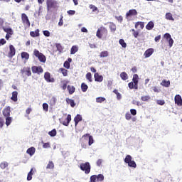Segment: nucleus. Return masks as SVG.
Returning a JSON list of instances; mask_svg holds the SVG:
<instances>
[{
  "mask_svg": "<svg viewBox=\"0 0 182 182\" xmlns=\"http://www.w3.org/2000/svg\"><path fill=\"white\" fill-rule=\"evenodd\" d=\"M108 31L107 28L104 26H101L97 31L96 36L99 39H102V38H107Z\"/></svg>",
  "mask_w": 182,
  "mask_h": 182,
  "instance_id": "obj_1",
  "label": "nucleus"
},
{
  "mask_svg": "<svg viewBox=\"0 0 182 182\" xmlns=\"http://www.w3.org/2000/svg\"><path fill=\"white\" fill-rule=\"evenodd\" d=\"M33 55L36 58H38V60L42 63H45L46 62V56L43 55V53L39 52V50L35 49L33 51Z\"/></svg>",
  "mask_w": 182,
  "mask_h": 182,
  "instance_id": "obj_2",
  "label": "nucleus"
},
{
  "mask_svg": "<svg viewBox=\"0 0 182 182\" xmlns=\"http://www.w3.org/2000/svg\"><path fill=\"white\" fill-rule=\"evenodd\" d=\"M90 134H84L80 139V144L82 149H86L87 147V142L89 141Z\"/></svg>",
  "mask_w": 182,
  "mask_h": 182,
  "instance_id": "obj_3",
  "label": "nucleus"
},
{
  "mask_svg": "<svg viewBox=\"0 0 182 182\" xmlns=\"http://www.w3.org/2000/svg\"><path fill=\"white\" fill-rule=\"evenodd\" d=\"M132 156L127 155L124 159V163L128 164L129 167H132L133 168H136L137 167V164H136V162L132 160Z\"/></svg>",
  "mask_w": 182,
  "mask_h": 182,
  "instance_id": "obj_4",
  "label": "nucleus"
},
{
  "mask_svg": "<svg viewBox=\"0 0 182 182\" xmlns=\"http://www.w3.org/2000/svg\"><path fill=\"white\" fill-rule=\"evenodd\" d=\"M80 168L82 171H85V174H89V173H90L91 168L89 162L80 164Z\"/></svg>",
  "mask_w": 182,
  "mask_h": 182,
  "instance_id": "obj_5",
  "label": "nucleus"
},
{
  "mask_svg": "<svg viewBox=\"0 0 182 182\" xmlns=\"http://www.w3.org/2000/svg\"><path fill=\"white\" fill-rule=\"evenodd\" d=\"M21 21L24 26H26L27 28L31 26V21H29V18H28V16L25 13L21 14Z\"/></svg>",
  "mask_w": 182,
  "mask_h": 182,
  "instance_id": "obj_6",
  "label": "nucleus"
},
{
  "mask_svg": "<svg viewBox=\"0 0 182 182\" xmlns=\"http://www.w3.org/2000/svg\"><path fill=\"white\" fill-rule=\"evenodd\" d=\"M46 5L48 11H49V9H52V8H56V6H58V1L55 0H47Z\"/></svg>",
  "mask_w": 182,
  "mask_h": 182,
  "instance_id": "obj_7",
  "label": "nucleus"
},
{
  "mask_svg": "<svg viewBox=\"0 0 182 182\" xmlns=\"http://www.w3.org/2000/svg\"><path fill=\"white\" fill-rule=\"evenodd\" d=\"M31 70L33 73H38V75H41V73H43V68L42 66H32Z\"/></svg>",
  "mask_w": 182,
  "mask_h": 182,
  "instance_id": "obj_8",
  "label": "nucleus"
},
{
  "mask_svg": "<svg viewBox=\"0 0 182 182\" xmlns=\"http://www.w3.org/2000/svg\"><path fill=\"white\" fill-rule=\"evenodd\" d=\"M164 38L168 41L169 43V48H171L173 46V43H174V40L171 38V35L170 33H166L164 35Z\"/></svg>",
  "mask_w": 182,
  "mask_h": 182,
  "instance_id": "obj_9",
  "label": "nucleus"
},
{
  "mask_svg": "<svg viewBox=\"0 0 182 182\" xmlns=\"http://www.w3.org/2000/svg\"><path fill=\"white\" fill-rule=\"evenodd\" d=\"M137 10L136 9H130L126 13V18H132V16H137Z\"/></svg>",
  "mask_w": 182,
  "mask_h": 182,
  "instance_id": "obj_10",
  "label": "nucleus"
},
{
  "mask_svg": "<svg viewBox=\"0 0 182 182\" xmlns=\"http://www.w3.org/2000/svg\"><path fill=\"white\" fill-rule=\"evenodd\" d=\"M44 79L46 80L48 83H53L55 82V78L50 77V73L46 72L44 74Z\"/></svg>",
  "mask_w": 182,
  "mask_h": 182,
  "instance_id": "obj_11",
  "label": "nucleus"
},
{
  "mask_svg": "<svg viewBox=\"0 0 182 182\" xmlns=\"http://www.w3.org/2000/svg\"><path fill=\"white\" fill-rule=\"evenodd\" d=\"M21 73H25L26 76H32V72L31 71V67H24L21 70Z\"/></svg>",
  "mask_w": 182,
  "mask_h": 182,
  "instance_id": "obj_12",
  "label": "nucleus"
},
{
  "mask_svg": "<svg viewBox=\"0 0 182 182\" xmlns=\"http://www.w3.org/2000/svg\"><path fill=\"white\" fill-rule=\"evenodd\" d=\"M132 82L134 83V89L137 90L139 89V75L137 74L133 75Z\"/></svg>",
  "mask_w": 182,
  "mask_h": 182,
  "instance_id": "obj_13",
  "label": "nucleus"
},
{
  "mask_svg": "<svg viewBox=\"0 0 182 182\" xmlns=\"http://www.w3.org/2000/svg\"><path fill=\"white\" fill-rule=\"evenodd\" d=\"M175 105H177V106H182V98L181 95H176L174 97Z\"/></svg>",
  "mask_w": 182,
  "mask_h": 182,
  "instance_id": "obj_14",
  "label": "nucleus"
},
{
  "mask_svg": "<svg viewBox=\"0 0 182 182\" xmlns=\"http://www.w3.org/2000/svg\"><path fill=\"white\" fill-rule=\"evenodd\" d=\"M16 50L15 49V47H14V46L12 45H10L9 58H14V55H16Z\"/></svg>",
  "mask_w": 182,
  "mask_h": 182,
  "instance_id": "obj_15",
  "label": "nucleus"
},
{
  "mask_svg": "<svg viewBox=\"0 0 182 182\" xmlns=\"http://www.w3.org/2000/svg\"><path fill=\"white\" fill-rule=\"evenodd\" d=\"M72 120V115L68 114L67 118L64 121H60V123L63 124V126H69V123H70Z\"/></svg>",
  "mask_w": 182,
  "mask_h": 182,
  "instance_id": "obj_16",
  "label": "nucleus"
},
{
  "mask_svg": "<svg viewBox=\"0 0 182 182\" xmlns=\"http://www.w3.org/2000/svg\"><path fill=\"white\" fill-rule=\"evenodd\" d=\"M153 53H154V49L149 48L144 52V58H150V56L152 55Z\"/></svg>",
  "mask_w": 182,
  "mask_h": 182,
  "instance_id": "obj_17",
  "label": "nucleus"
},
{
  "mask_svg": "<svg viewBox=\"0 0 182 182\" xmlns=\"http://www.w3.org/2000/svg\"><path fill=\"white\" fill-rule=\"evenodd\" d=\"M3 115L4 117L11 116V107H7L3 109Z\"/></svg>",
  "mask_w": 182,
  "mask_h": 182,
  "instance_id": "obj_18",
  "label": "nucleus"
},
{
  "mask_svg": "<svg viewBox=\"0 0 182 182\" xmlns=\"http://www.w3.org/2000/svg\"><path fill=\"white\" fill-rule=\"evenodd\" d=\"M95 82H103V75H99V73H95L94 75Z\"/></svg>",
  "mask_w": 182,
  "mask_h": 182,
  "instance_id": "obj_19",
  "label": "nucleus"
},
{
  "mask_svg": "<svg viewBox=\"0 0 182 182\" xmlns=\"http://www.w3.org/2000/svg\"><path fill=\"white\" fill-rule=\"evenodd\" d=\"M36 151V149L33 146H31L28 148L26 151L27 154H29V156H32L33 154H35V152Z\"/></svg>",
  "mask_w": 182,
  "mask_h": 182,
  "instance_id": "obj_20",
  "label": "nucleus"
},
{
  "mask_svg": "<svg viewBox=\"0 0 182 182\" xmlns=\"http://www.w3.org/2000/svg\"><path fill=\"white\" fill-rule=\"evenodd\" d=\"M82 115L80 114H77V116L74 118L75 127L77 126V124H79V122H82Z\"/></svg>",
  "mask_w": 182,
  "mask_h": 182,
  "instance_id": "obj_21",
  "label": "nucleus"
},
{
  "mask_svg": "<svg viewBox=\"0 0 182 182\" xmlns=\"http://www.w3.org/2000/svg\"><path fill=\"white\" fill-rule=\"evenodd\" d=\"M70 62H72V58H68V61L64 62L63 66L65 69H70Z\"/></svg>",
  "mask_w": 182,
  "mask_h": 182,
  "instance_id": "obj_22",
  "label": "nucleus"
},
{
  "mask_svg": "<svg viewBox=\"0 0 182 182\" xmlns=\"http://www.w3.org/2000/svg\"><path fill=\"white\" fill-rule=\"evenodd\" d=\"M67 89L68 90L69 95H73L74 92H75L76 90V88L75 87V86H72V85H68Z\"/></svg>",
  "mask_w": 182,
  "mask_h": 182,
  "instance_id": "obj_23",
  "label": "nucleus"
},
{
  "mask_svg": "<svg viewBox=\"0 0 182 182\" xmlns=\"http://www.w3.org/2000/svg\"><path fill=\"white\" fill-rule=\"evenodd\" d=\"M139 26L141 29L144 28V22L143 21H138L135 23V29H138Z\"/></svg>",
  "mask_w": 182,
  "mask_h": 182,
  "instance_id": "obj_24",
  "label": "nucleus"
},
{
  "mask_svg": "<svg viewBox=\"0 0 182 182\" xmlns=\"http://www.w3.org/2000/svg\"><path fill=\"white\" fill-rule=\"evenodd\" d=\"M65 102L68 103V105H70L71 107H75V106H76L75 101L70 98H66Z\"/></svg>",
  "mask_w": 182,
  "mask_h": 182,
  "instance_id": "obj_25",
  "label": "nucleus"
},
{
  "mask_svg": "<svg viewBox=\"0 0 182 182\" xmlns=\"http://www.w3.org/2000/svg\"><path fill=\"white\" fill-rule=\"evenodd\" d=\"M153 28H154V23H153V21H149L146 26L147 31H151Z\"/></svg>",
  "mask_w": 182,
  "mask_h": 182,
  "instance_id": "obj_26",
  "label": "nucleus"
},
{
  "mask_svg": "<svg viewBox=\"0 0 182 182\" xmlns=\"http://www.w3.org/2000/svg\"><path fill=\"white\" fill-rule=\"evenodd\" d=\"M47 170H53L55 168V164H53V161H50L46 166Z\"/></svg>",
  "mask_w": 182,
  "mask_h": 182,
  "instance_id": "obj_27",
  "label": "nucleus"
},
{
  "mask_svg": "<svg viewBox=\"0 0 182 182\" xmlns=\"http://www.w3.org/2000/svg\"><path fill=\"white\" fill-rule=\"evenodd\" d=\"M39 29L36 30L35 31H31L30 32V36L32 38H36L38 36H39Z\"/></svg>",
  "mask_w": 182,
  "mask_h": 182,
  "instance_id": "obj_28",
  "label": "nucleus"
},
{
  "mask_svg": "<svg viewBox=\"0 0 182 182\" xmlns=\"http://www.w3.org/2000/svg\"><path fill=\"white\" fill-rule=\"evenodd\" d=\"M11 99L13 102H18V92L16 91L12 92Z\"/></svg>",
  "mask_w": 182,
  "mask_h": 182,
  "instance_id": "obj_29",
  "label": "nucleus"
},
{
  "mask_svg": "<svg viewBox=\"0 0 182 182\" xmlns=\"http://www.w3.org/2000/svg\"><path fill=\"white\" fill-rule=\"evenodd\" d=\"M161 85L164 86V87H168L170 86V80H163Z\"/></svg>",
  "mask_w": 182,
  "mask_h": 182,
  "instance_id": "obj_30",
  "label": "nucleus"
},
{
  "mask_svg": "<svg viewBox=\"0 0 182 182\" xmlns=\"http://www.w3.org/2000/svg\"><path fill=\"white\" fill-rule=\"evenodd\" d=\"M77 50H79V48L77 46H73L70 49V55H75Z\"/></svg>",
  "mask_w": 182,
  "mask_h": 182,
  "instance_id": "obj_31",
  "label": "nucleus"
},
{
  "mask_svg": "<svg viewBox=\"0 0 182 182\" xmlns=\"http://www.w3.org/2000/svg\"><path fill=\"white\" fill-rule=\"evenodd\" d=\"M120 77L122 79V80H127V79H129V75H127L126 72H122L120 74Z\"/></svg>",
  "mask_w": 182,
  "mask_h": 182,
  "instance_id": "obj_32",
  "label": "nucleus"
},
{
  "mask_svg": "<svg viewBox=\"0 0 182 182\" xmlns=\"http://www.w3.org/2000/svg\"><path fill=\"white\" fill-rule=\"evenodd\" d=\"M99 56L100 58H107V56H109V51H107V50L102 51L100 53V54L99 55Z\"/></svg>",
  "mask_w": 182,
  "mask_h": 182,
  "instance_id": "obj_33",
  "label": "nucleus"
},
{
  "mask_svg": "<svg viewBox=\"0 0 182 182\" xmlns=\"http://www.w3.org/2000/svg\"><path fill=\"white\" fill-rule=\"evenodd\" d=\"M33 176V168H31V171L28 173L27 181H31V180H32V176Z\"/></svg>",
  "mask_w": 182,
  "mask_h": 182,
  "instance_id": "obj_34",
  "label": "nucleus"
},
{
  "mask_svg": "<svg viewBox=\"0 0 182 182\" xmlns=\"http://www.w3.org/2000/svg\"><path fill=\"white\" fill-rule=\"evenodd\" d=\"M3 30L9 35H14V31L11 28H3Z\"/></svg>",
  "mask_w": 182,
  "mask_h": 182,
  "instance_id": "obj_35",
  "label": "nucleus"
},
{
  "mask_svg": "<svg viewBox=\"0 0 182 182\" xmlns=\"http://www.w3.org/2000/svg\"><path fill=\"white\" fill-rule=\"evenodd\" d=\"M21 58L23 59H25L26 61L28 60V59H29V53H28L27 52H22Z\"/></svg>",
  "mask_w": 182,
  "mask_h": 182,
  "instance_id": "obj_36",
  "label": "nucleus"
},
{
  "mask_svg": "<svg viewBox=\"0 0 182 182\" xmlns=\"http://www.w3.org/2000/svg\"><path fill=\"white\" fill-rule=\"evenodd\" d=\"M87 89H89V87L85 83L82 82L81 84V90L82 92H87Z\"/></svg>",
  "mask_w": 182,
  "mask_h": 182,
  "instance_id": "obj_37",
  "label": "nucleus"
},
{
  "mask_svg": "<svg viewBox=\"0 0 182 182\" xmlns=\"http://www.w3.org/2000/svg\"><path fill=\"white\" fill-rule=\"evenodd\" d=\"M166 19H167L168 21H174V18H173V14H171V13H166Z\"/></svg>",
  "mask_w": 182,
  "mask_h": 182,
  "instance_id": "obj_38",
  "label": "nucleus"
},
{
  "mask_svg": "<svg viewBox=\"0 0 182 182\" xmlns=\"http://www.w3.org/2000/svg\"><path fill=\"white\" fill-rule=\"evenodd\" d=\"M59 72H60V73H62V75L65 77L68 76V70L61 68L59 69Z\"/></svg>",
  "mask_w": 182,
  "mask_h": 182,
  "instance_id": "obj_39",
  "label": "nucleus"
},
{
  "mask_svg": "<svg viewBox=\"0 0 182 182\" xmlns=\"http://www.w3.org/2000/svg\"><path fill=\"white\" fill-rule=\"evenodd\" d=\"M11 123H12V117H6V126H10Z\"/></svg>",
  "mask_w": 182,
  "mask_h": 182,
  "instance_id": "obj_40",
  "label": "nucleus"
},
{
  "mask_svg": "<svg viewBox=\"0 0 182 182\" xmlns=\"http://www.w3.org/2000/svg\"><path fill=\"white\" fill-rule=\"evenodd\" d=\"M89 8L90 9H92V12H97V11L99 12V9H97V7L93 4H90Z\"/></svg>",
  "mask_w": 182,
  "mask_h": 182,
  "instance_id": "obj_41",
  "label": "nucleus"
},
{
  "mask_svg": "<svg viewBox=\"0 0 182 182\" xmlns=\"http://www.w3.org/2000/svg\"><path fill=\"white\" fill-rule=\"evenodd\" d=\"M95 143V140L93 139V136L89 135L88 136V146H92Z\"/></svg>",
  "mask_w": 182,
  "mask_h": 182,
  "instance_id": "obj_42",
  "label": "nucleus"
},
{
  "mask_svg": "<svg viewBox=\"0 0 182 182\" xmlns=\"http://www.w3.org/2000/svg\"><path fill=\"white\" fill-rule=\"evenodd\" d=\"M49 136H50V137H55V136H56L57 134V132L55 129H53V130L50 131L48 132Z\"/></svg>",
  "mask_w": 182,
  "mask_h": 182,
  "instance_id": "obj_43",
  "label": "nucleus"
},
{
  "mask_svg": "<svg viewBox=\"0 0 182 182\" xmlns=\"http://www.w3.org/2000/svg\"><path fill=\"white\" fill-rule=\"evenodd\" d=\"M105 101H106V98L103 97H99L96 98L97 103H103Z\"/></svg>",
  "mask_w": 182,
  "mask_h": 182,
  "instance_id": "obj_44",
  "label": "nucleus"
},
{
  "mask_svg": "<svg viewBox=\"0 0 182 182\" xmlns=\"http://www.w3.org/2000/svg\"><path fill=\"white\" fill-rule=\"evenodd\" d=\"M6 167H8V162H1L0 164V168L2 169V170H5V168H6Z\"/></svg>",
  "mask_w": 182,
  "mask_h": 182,
  "instance_id": "obj_45",
  "label": "nucleus"
},
{
  "mask_svg": "<svg viewBox=\"0 0 182 182\" xmlns=\"http://www.w3.org/2000/svg\"><path fill=\"white\" fill-rule=\"evenodd\" d=\"M119 45H121V46H122L123 48H127V44L124 39H119Z\"/></svg>",
  "mask_w": 182,
  "mask_h": 182,
  "instance_id": "obj_46",
  "label": "nucleus"
},
{
  "mask_svg": "<svg viewBox=\"0 0 182 182\" xmlns=\"http://www.w3.org/2000/svg\"><path fill=\"white\" fill-rule=\"evenodd\" d=\"M109 29L111 32H115L116 31V25L113 23H110L109 24Z\"/></svg>",
  "mask_w": 182,
  "mask_h": 182,
  "instance_id": "obj_47",
  "label": "nucleus"
},
{
  "mask_svg": "<svg viewBox=\"0 0 182 182\" xmlns=\"http://www.w3.org/2000/svg\"><path fill=\"white\" fill-rule=\"evenodd\" d=\"M105 180V176L103 174H98L97 176V181H103Z\"/></svg>",
  "mask_w": 182,
  "mask_h": 182,
  "instance_id": "obj_48",
  "label": "nucleus"
},
{
  "mask_svg": "<svg viewBox=\"0 0 182 182\" xmlns=\"http://www.w3.org/2000/svg\"><path fill=\"white\" fill-rule=\"evenodd\" d=\"M43 110H44V112H48L49 111V105H48V103H43Z\"/></svg>",
  "mask_w": 182,
  "mask_h": 182,
  "instance_id": "obj_49",
  "label": "nucleus"
},
{
  "mask_svg": "<svg viewBox=\"0 0 182 182\" xmlns=\"http://www.w3.org/2000/svg\"><path fill=\"white\" fill-rule=\"evenodd\" d=\"M151 97L149 95H145V96H142L141 97V100H142V102H148V100H150Z\"/></svg>",
  "mask_w": 182,
  "mask_h": 182,
  "instance_id": "obj_50",
  "label": "nucleus"
},
{
  "mask_svg": "<svg viewBox=\"0 0 182 182\" xmlns=\"http://www.w3.org/2000/svg\"><path fill=\"white\" fill-rule=\"evenodd\" d=\"M86 80L90 81V82H92V73H87L85 75Z\"/></svg>",
  "mask_w": 182,
  "mask_h": 182,
  "instance_id": "obj_51",
  "label": "nucleus"
},
{
  "mask_svg": "<svg viewBox=\"0 0 182 182\" xmlns=\"http://www.w3.org/2000/svg\"><path fill=\"white\" fill-rule=\"evenodd\" d=\"M63 86H62V89L63 90H66V87L68 88V83H69V81H63Z\"/></svg>",
  "mask_w": 182,
  "mask_h": 182,
  "instance_id": "obj_52",
  "label": "nucleus"
},
{
  "mask_svg": "<svg viewBox=\"0 0 182 182\" xmlns=\"http://www.w3.org/2000/svg\"><path fill=\"white\" fill-rule=\"evenodd\" d=\"M96 180H97V175H92L90 178V182H96Z\"/></svg>",
  "mask_w": 182,
  "mask_h": 182,
  "instance_id": "obj_53",
  "label": "nucleus"
},
{
  "mask_svg": "<svg viewBox=\"0 0 182 182\" xmlns=\"http://www.w3.org/2000/svg\"><path fill=\"white\" fill-rule=\"evenodd\" d=\"M157 105H159V106H164V105H166V101L164 100H156Z\"/></svg>",
  "mask_w": 182,
  "mask_h": 182,
  "instance_id": "obj_54",
  "label": "nucleus"
},
{
  "mask_svg": "<svg viewBox=\"0 0 182 182\" xmlns=\"http://www.w3.org/2000/svg\"><path fill=\"white\" fill-rule=\"evenodd\" d=\"M131 31L132 32V35H133L134 38H137V36H139V31H136V30H134V28H132Z\"/></svg>",
  "mask_w": 182,
  "mask_h": 182,
  "instance_id": "obj_55",
  "label": "nucleus"
},
{
  "mask_svg": "<svg viewBox=\"0 0 182 182\" xmlns=\"http://www.w3.org/2000/svg\"><path fill=\"white\" fill-rule=\"evenodd\" d=\"M56 48L58 52H62V50H63V47H62V45H60V43H57Z\"/></svg>",
  "mask_w": 182,
  "mask_h": 182,
  "instance_id": "obj_56",
  "label": "nucleus"
},
{
  "mask_svg": "<svg viewBox=\"0 0 182 182\" xmlns=\"http://www.w3.org/2000/svg\"><path fill=\"white\" fill-rule=\"evenodd\" d=\"M125 119H126V120H131L132 119V114H130V112H127L125 114Z\"/></svg>",
  "mask_w": 182,
  "mask_h": 182,
  "instance_id": "obj_57",
  "label": "nucleus"
},
{
  "mask_svg": "<svg viewBox=\"0 0 182 182\" xmlns=\"http://www.w3.org/2000/svg\"><path fill=\"white\" fill-rule=\"evenodd\" d=\"M43 33L44 36H46L47 38H49V36H50V32H49V31L48 30L43 31Z\"/></svg>",
  "mask_w": 182,
  "mask_h": 182,
  "instance_id": "obj_58",
  "label": "nucleus"
},
{
  "mask_svg": "<svg viewBox=\"0 0 182 182\" xmlns=\"http://www.w3.org/2000/svg\"><path fill=\"white\" fill-rule=\"evenodd\" d=\"M4 123L5 121H4V118H2V117H0V129H2L4 127Z\"/></svg>",
  "mask_w": 182,
  "mask_h": 182,
  "instance_id": "obj_59",
  "label": "nucleus"
},
{
  "mask_svg": "<svg viewBox=\"0 0 182 182\" xmlns=\"http://www.w3.org/2000/svg\"><path fill=\"white\" fill-rule=\"evenodd\" d=\"M31 112H32V108L31 107L27 108L26 110V117L29 116V114H31Z\"/></svg>",
  "mask_w": 182,
  "mask_h": 182,
  "instance_id": "obj_60",
  "label": "nucleus"
},
{
  "mask_svg": "<svg viewBox=\"0 0 182 182\" xmlns=\"http://www.w3.org/2000/svg\"><path fill=\"white\" fill-rule=\"evenodd\" d=\"M128 87H129V89H134V82H130L128 84Z\"/></svg>",
  "mask_w": 182,
  "mask_h": 182,
  "instance_id": "obj_61",
  "label": "nucleus"
},
{
  "mask_svg": "<svg viewBox=\"0 0 182 182\" xmlns=\"http://www.w3.org/2000/svg\"><path fill=\"white\" fill-rule=\"evenodd\" d=\"M43 149H50V144H49V142L43 143Z\"/></svg>",
  "mask_w": 182,
  "mask_h": 182,
  "instance_id": "obj_62",
  "label": "nucleus"
},
{
  "mask_svg": "<svg viewBox=\"0 0 182 182\" xmlns=\"http://www.w3.org/2000/svg\"><path fill=\"white\" fill-rule=\"evenodd\" d=\"M130 113L132 116H136L137 114V111L135 109H131Z\"/></svg>",
  "mask_w": 182,
  "mask_h": 182,
  "instance_id": "obj_63",
  "label": "nucleus"
},
{
  "mask_svg": "<svg viewBox=\"0 0 182 182\" xmlns=\"http://www.w3.org/2000/svg\"><path fill=\"white\" fill-rule=\"evenodd\" d=\"M67 14H68V15H75V14H76V11L75 10H69L67 11Z\"/></svg>",
  "mask_w": 182,
  "mask_h": 182,
  "instance_id": "obj_64",
  "label": "nucleus"
}]
</instances>
